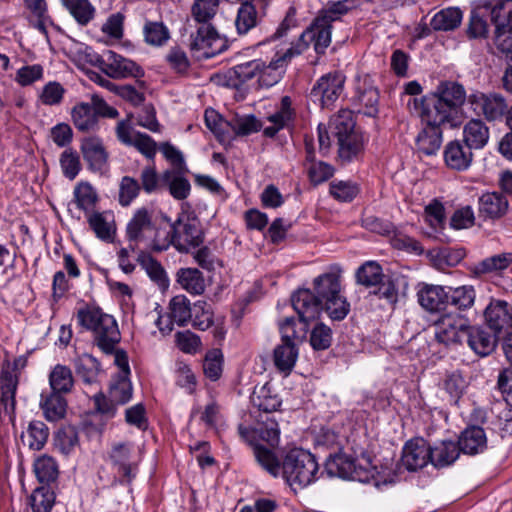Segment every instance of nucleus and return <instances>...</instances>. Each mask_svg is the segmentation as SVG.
Here are the masks:
<instances>
[{"label":"nucleus","instance_id":"1","mask_svg":"<svg viewBox=\"0 0 512 512\" xmlns=\"http://www.w3.org/2000/svg\"><path fill=\"white\" fill-rule=\"evenodd\" d=\"M355 7L354 0L333 2L320 10L311 24L301 33L299 38L289 46H283L275 52L269 64L290 62L303 54L311 42L317 54H323L331 44L332 24L341 19Z\"/></svg>","mask_w":512,"mask_h":512},{"label":"nucleus","instance_id":"2","mask_svg":"<svg viewBox=\"0 0 512 512\" xmlns=\"http://www.w3.org/2000/svg\"><path fill=\"white\" fill-rule=\"evenodd\" d=\"M258 464L271 476H282L294 489L305 488L319 478V464L315 456L302 448L290 449L282 463L275 453L259 445L254 448Z\"/></svg>","mask_w":512,"mask_h":512},{"label":"nucleus","instance_id":"3","mask_svg":"<svg viewBox=\"0 0 512 512\" xmlns=\"http://www.w3.org/2000/svg\"><path fill=\"white\" fill-rule=\"evenodd\" d=\"M466 100L464 87L456 82H441L436 91L421 99L409 98L407 108L421 120L433 124H449L457 127L461 124L460 109Z\"/></svg>","mask_w":512,"mask_h":512},{"label":"nucleus","instance_id":"4","mask_svg":"<svg viewBox=\"0 0 512 512\" xmlns=\"http://www.w3.org/2000/svg\"><path fill=\"white\" fill-rule=\"evenodd\" d=\"M77 322L83 328L94 333L98 347L105 353H114V363L119 369L118 375H130L128 357L122 350H115L120 341V332L115 318L99 309H80Z\"/></svg>","mask_w":512,"mask_h":512},{"label":"nucleus","instance_id":"5","mask_svg":"<svg viewBox=\"0 0 512 512\" xmlns=\"http://www.w3.org/2000/svg\"><path fill=\"white\" fill-rule=\"evenodd\" d=\"M163 215L154 216L153 212L145 207L136 209L126 225L127 239L135 246L143 245L152 251L167 250L170 238L165 230Z\"/></svg>","mask_w":512,"mask_h":512},{"label":"nucleus","instance_id":"6","mask_svg":"<svg viewBox=\"0 0 512 512\" xmlns=\"http://www.w3.org/2000/svg\"><path fill=\"white\" fill-rule=\"evenodd\" d=\"M279 329L282 343L275 347L273 360L276 368L287 376L297 362L299 355L297 343L306 338V326L301 325L300 328H296L295 318L286 317L279 322Z\"/></svg>","mask_w":512,"mask_h":512},{"label":"nucleus","instance_id":"7","mask_svg":"<svg viewBox=\"0 0 512 512\" xmlns=\"http://www.w3.org/2000/svg\"><path fill=\"white\" fill-rule=\"evenodd\" d=\"M314 290L321 299V311L324 309L333 320L344 319L350 310V305L341 293L339 275L327 272L314 279Z\"/></svg>","mask_w":512,"mask_h":512},{"label":"nucleus","instance_id":"8","mask_svg":"<svg viewBox=\"0 0 512 512\" xmlns=\"http://www.w3.org/2000/svg\"><path fill=\"white\" fill-rule=\"evenodd\" d=\"M330 129L338 140L339 155L344 160H351L363 148L364 139L355 129L352 111L340 110L330 121Z\"/></svg>","mask_w":512,"mask_h":512},{"label":"nucleus","instance_id":"9","mask_svg":"<svg viewBox=\"0 0 512 512\" xmlns=\"http://www.w3.org/2000/svg\"><path fill=\"white\" fill-rule=\"evenodd\" d=\"M165 230L168 233L169 247L174 246L179 252H187L199 246L203 241L200 221L189 213H182L172 223L167 215H163Z\"/></svg>","mask_w":512,"mask_h":512},{"label":"nucleus","instance_id":"10","mask_svg":"<svg viewBox=\"0 0 512 512\" xmlns=\"http://www.w3.org/2000/svg\"><path fill=\"white\" fill-rule=\"evenodd\" d=\"M470 320L458 312H448L434 322V335L438 343L456 347L463 343L469 333Z\"/></svg>","mask_w":512,"mask_h":512},{"label":"nucleus","instance_id":"11","mask_svg":"<svg viewBox=\"0 0 512 512\" xmlns=\"http://www.w3.org/2000/svg\"><path fill=\"white\" fill-rule=\"evenodd\" d=\"M227 47V39L219 35L214 27L202 25L191 42V53L194 60L203 61L222 53Z\"/></svg>","mask_w":512,"mask_h":512},{"label":"nucleus","instance_id":"12","mask_svg":"<svg viewBox=\"0 0 512 512\" xmlns=\"http://www.w3.org/2000/svg\"><path fill=\"white\" fill-rule=\"evenodd\" d=\"M467 102L477 115H483L488 121L501 119L508 110L505 98L498 93L475 91L468 96Z\"/></svg>","mask_w":512,"mask_h":512},{"label":"nucleus","instance_id":"13","mask_svg":"<svg viewBox=\"0 0 512 512\" xmlns=\"http://www.w3.org/2000/svg\"><path fill=\"white\" fill-rule=\"evenodd\" d=\"M85 75L101 87L113 90L114 85L109 79H125L143 74L141 66H79Z\"/></svg>","mask_w":512,"mask_h":512},{"label":"nucleus","instance_id":"14","mask_svg":"<svg viewBox=\"0 0 512 512\" xmlns=\"http://www.w3.org/2000/svg\"><path fill=\"white\" fill-rule=\"evenodd\" d=\"M292 306L299 316L296 321V328L301 325L306 326L308 331V322L316 319L321 312V299L318 293L313 294L309 289H300L292 295Z\"/></svg>","mask_w":512,"mask_h":512},{"label":"nucleus","instance_id":"15","mask_svg":"<svg viewBox=\"0 0 512 512\" xmlns=\"http://www.w3.org/2000/svg\"><path fill=\"white\" fill-rule=\"evenodd\" d=\"M116 135L121 143L135 147L147 158L151 159L155 156V141L149 135L136 131L128 121L122 120L118 122Z\"/></svg>","mask_w":512,"mask_h":512},{"label":"nucleus","instance_id":"16","mask_svg":"<svg viewBox=\"0 0 512 512\" xmlns=\"http://www.w3.org/2000/svg\"><path fill=\"white\" fill-rule=\"evenodd\" d=\"M110 456L118 473L128 481H131L136 475L137 465L140 460L133 445L119 443L113 446Z\"/></svg>","mask_w":512,"mask_h":512},{"label":"nucleus","instance_id":"17","mask_svg":"<svg viewBox=\"0 0 512 512\" xmlns=\"http://www.w3.org/2000/svg\"><path fill=\"white\" fill-rule=\"evenodd\" d=\"M80 149L90 170L102 173L107 169L108 153L99 137H85Z\"/></svg>","mask_w":512,"mask_h":512},{"label":"nucleus","instance_id":"18","mask_svg":"<svg viewBox=\"0 0 512 512\" xmlns=\"http://www.w3.org/2000/svg\"><path fill=\"white\" fill-rule=\"evenodd\" d=\"M417 300L426 311L437 312L448 304L449 292L441 285L420 283L417 287Z\"/></svg>","mask_w":512,"mask_h":512},{"label":"nucleus","instance_id":"19","mask_svg":"<svg viewBox=\"0 0 512 512\" xmlns=\"http://www.w3.org/2000/svg\"><path fill=\"white\" fill-rule=\"evenodd\" d=\"M431 463L430 446L423 439L411 440L403 448L402 464L409 471L422 469Z\"/></svg>","mask_w":512,"mask_h":512},{"label":"nucleus","instance_id":"20","mask_svg":"<svg viewBox=\"0 0 512 512\" xmlns=\"http://www.w3.org/2000/svg\"><path fill=\"white\" fill-rule=\"evenodd\" d=\"M472 149L460 140L450 141L444 149V161L448 168L456 171L467 170L473 160Z\"/></svg>","mask_w":512,"mask_h":512},{"label":"nucleus","instance_id":"21","mask_svg":"<svg viewBox=\"0 0 512 512\" xmlns=\"http://www.w3.org/2000/svg\"><path fill=\"white\" fill-rule=\"evenodd\" d=\"M344 82L345 76L341 72L328 73L319 79L313 92L321 96L323 106H330L341 94Z\"/></svg>","mask_w":512,"mask_h":512},{"label":"nucleus","instance_id":"22","mask_svg":"<svg viewBox=\"0 0 512 512\" xmlns=\"http://www.w3.org/2000/svg\"><path fill=\"white\" fill-rule=\"evenodd\" d=\"M87 222L96 237L105 242H113L116 234L115 216L112 211H92L86 214Z\"/></svg>","mask_w":512,"mask_h":512},{"label":"nucleus","instance_id":"23","mask_svg":"<svg viewBox=\"0 0 512 512\" xmlns=\"http://www.w3.org/2000/svg\"><path fill=\"white\" fill-rule=\"evenodd\" d=\"M484 315L488 326L496 333L512 327V308L504 300H492Z\"/></svg>","mask_w":512,"mask_h":512},{"label":"nucleus","instance_id":"24","mask_svg":"<svg viewBox=\"0 0 512 512\" xmlns=\"http://www.w3.org/2000/svg\"><path fill=\"white\" fill-rule=\"evenodd\" d=\"M239 434L245 441L253 445V449L256 445L264 447L263 445L254 443L257 435L271 446L277 445L280 439L278 423L274 419H267L265 423L256 429L240 425Z\"/></svg>","mask_w":512,"mask_h":512},{"label":"nucleus","instance_id":"25","mask_svg":"<svg viewBox=\"0 0 512 512\" xmlns=\"http://www.w3.org/2000/svg\"><path fill=\"white\" fill-rule=\"evenodd\" d=\"M422 122L426 124V127L417 136V149L425 155H434L442 143L441 126L443 124H433L428 120H422Z\"/></svg>","mask_w":512,"mask_h":512},{"label":"nucleus","instance_id":"26","mask_svg":"<svg viewBox=\"0 0 512 512\" xmlns=\"http://www.w3.org/2000/svg\"><path fill=\"white\" fill-rule=\"evenodd\" d=\"M457 443L464 454L475 455L487 448V436L483 428L470 426L461 433Z\"/></svg>","mask_w":512,"mask_h":512},{"label":"nucleus","instance_id":"27","mask_svg":"<svg viewBox=\"0 0 512 512\" xmlns=\"http://www.w3.org/2000/svg\"><path fill=\"white\" fill-rule=\"evenodd\" d=\"M480 214L489 219L503 217L508 211L507 198L498 192L484 193L478 201Z\"/></svg>","mask_w":512,"mask_h":512},{"label":"nucleus","instance_id":"28","mask_svg":"<svg viewBox=\"0 0 512 512\" xmlns=\"http://www.w3.org/2000/svg\"><path fill=\"white\" fill-rule=\"evenodd\" d=\"M76 58L73 59L75 64H126L125 60L117 53L108 50L102 56L97 55L93 49L84 44H78L75 48ZM128 64H134L130 61Z\"/></svg>","mask_w":512,"mask_h":512},{"label":"nucleus","instance_id":"29","mask_svg":"<svg viewBox=\"0 0 512 512\" xmlns=\"http://www.w3.org/2000/svg\"><path fill=\"white\" fill-rule=\"evenodd\" d=\"M469 347L479 356L491 354L496 347V337L481 327L469 325V333L466 336Z\"/></svg>","mask_w":512,"mask_h":512},{"label":"nucleus","instance_id":"30","mask_svg":"<svg viewBox=\"0 0 512 512\" xmlns=\"http://www.w3.org/2000/svg\"><path fill=\"white\" fill-rule=\"evenodd\" d=\"M431 464L436 468H443L453 464L460 455L458 443L452 440H444L430 447Z\"/></svg>","mask_w":512,"mask_h":512},{"label":"nucleus","instance_id":"31","mask_svg":"<svg viewBox=\"0 0 512 512\" xmlns=\"http://www.w3.org/2000/svg\"><path fill=\"white\" fill-rule=\"evenodd\" d=\"M293 117L294 110L292 109V101L289 96H284L281 99L279 109L267 118L271 125L263 127L264 135L267 137H274L281 129L292 121Z\"/></svg>","mask_w":512,"mask_h":512},{"label":"nucleus","instance_id":"32","mask_svg":"<svg viewBox=\"0 0 512 512\" xmlns=\"http://www.w3.org/2000/svg\"><path fill=\"white\" fill-rule=\"evenodd\" d=\"M489 137V128L480 119H471L464 125L463 140L471 149H482L488 143Z\"/></svg>","mask_w":512,"mask_h":512},{"label":"nucleus","instance_id":"33","mask_svg":"<svg viewBox=\"0 0 512 512\" xmlns=\"http://www.w3.org/2000/svg\"><path fill=\"white\" fill-rule=\"evenodd\" d=\"M184 170H166L161 175V182L168 187L173 198L183 200L188 197L191 186L189 181L182 175Z\"/></svg>","mask_w":512,"mask_h":512},{"label":"nucleus","instance_id":"34","mask_svg":"<svg viewBox=\"0 0 512 512\" xmlns=\"http://www.w3.org/2000/svg\"><path fill=\"white\" fill-rule=\"evenodd\" d=\"M66 401L60 393L43 392L41 394L40 407L48 421H57L66 413Z\"/></svg>","mask_w":512,"mask_h":512},{"label":"nucleus","instance_id":"35","mask_svg":"<svg viewBox=\"0 0 512 512\" xmlns=\"http://www.w3.org/2000/svg\"><path fill=\"white\" fill-rule=\"evenodd\" d=\"M495 32H512V0H499L491 9Z\"/></svg>","mask_w":512,"mask_h":512},{"label":"nucleus","instance_id":"36","mask_svg":"<svg viewBox=\"0 0 512 512\" xmlns=\"http://www.w3.org/2000/svg\"><path fill=\"white\" fill-rule=\"evenodd\" d=\"M463 13L457 7H449L437 12L431 19L430 25L437 31L456 29L462 22Z\"/></svg>","mask_w":512,"mask_h":512},{"label":"nucleus","instance_id":"37","mask_svg":"<svg viewBox=\"0 0 512 512\" xmlns=\"http://www.w3.org/2000/svg\"><path fill=\"white\" fill-rule=\"evenodd\" d=\"M71 116L75 127L82 132L94 130L98 123L91 103H78L73 107Z\"/></svg>","mask_w":512,"mask_h":512},{"label":"nucleus","instance_id":"38","mask_svg":"<svg viewBox=\"0 0 512 512\" xmlns=\"http://www.w3.org/2000/svg\"><path fill=\"white\" fill-rule=\"evenodd\" d=\"M74 368L76 374L86 383L94 384L97 382L100 372L99 362L90 354H82L75 358Z\"/></svg>","mask_w":512,"mask_h":512},{"label":"nucleus","instance_id":"39","mask_svg":"<svg viewBox=\"0 0 512 512\" xmlns=\"http://www.w3.org/2000/svg\"><path fill=\"white\" fill-rule=\"evenodd\" d=\"M356 282L367 288L378 286L384 279L383 269L376 261H366L355 273Z\"/></svg>","mask_w":512,"mask_h":512},{"label":"nucleus","instance_id":"40","mask_svg":"<svg viewBox=\"0 0 512 512\" xmlns=\"http://www.w3.org/2000/svg\"><path fill=\"white\" fill-rule=\"evenodd\" d=\"M177 282L190 294L200 295L205 290V280L196 268H182L177 273Z\"/></svg>","mask_w":512,"mask_h":512},{"label":"nucleus","instance_id":"41","mask_svg":"<svg viewBox=\"0 0 512 512\" xmlns=\"http://www.w3.org/2000/svg\"><path fill=\"white\" fill-rule=\"evenodd\" d=\"M377 473V466L369 453L362 452L359 456L353 457L351 480L369 482Z\"/></svg>","mask_w":512,"mask_h":512},{"label":"nucleus","instance_id":"42","mask_svg":"<svg viewBox=\"0 0 512 512\" xmlns=\"http://www.w3.org/2000/svg\"><path fill=\"white\" fill-rule=\"evenodd\" d=\"M33 471L38 481L43 484H49L55 481L59 474L56 460L46 454L34 460Z\"/></svg>","mask_w":512,"mask_h":512},{"label":"nucleus","instance_id":"43","mask_svg":"<svg viewBox=\"0 0 512 512\" xmlns=\"http://www.w3.org/2000/svg\"><path fill=\"white\" fill-rule=\"evenodd\" d=\"M51 392L68 393L74 385V378L69 367L57 364L49 374Z\"/></svg>","mask_w":512,"mask_h":512},{"label":"nucleus","instance_id":"44","mask_svg":"<svg viewBox=\"0 0 512 512\" xmlns=\"http://www.w3.org/2000/svg\"><path fill=\"white\" fill-rule=\"evenodd\" d=\"M353 467V457L339 453L330 456L325 463V470L331 477H340L351 479Z\"/></svg>","mask_w":512,"mask_h":512},{"label":"nucleus","instance_id":"45","mask_svg":"<svg viewBox=\"0 0 512 512\" xmlns=\"http://www.w3.org/2000/svg\"><path fill=\"white\" fill-rule=\"evenodd\" d=\"M74 199L77 207L85 212V215L94 211L99 200L98 193L89 182H79L74 188Z\"/></svg>","mask_w":512,"mask_h":512},{"label":"nucleus","instance_id":"46","mask_svg":"<svg viewBox=\"0 0 512 512\" xmlns=\"http://www.w3.org/2000/svg\"><path fill=\"white\" fill-rule=\"evenodd\" d=\"M169 315L178 326H186L193 316L190 301L184 295L173 297L169 303Z\"/></svg>","mask_w":512,"mask_h":512},{"label":"nucleus","instance_id":"47","mask_svg":"<svg viewBox=\"0 0 512 512\" xmlns=\"http://www.w3.org/2000/svg\"><path fill=\"white\" fill-rule=\"evenodd\" d=\"M252 403L259 410L270 413L279 409L282 400L268 385H264L253 393Z\"/></svg>","mask_w":512,"mask_h":512},{"label":"nucleus","instance_id":"48","mask_svg":"<svg viewBox=\"0 0 512 512\" xmlns=\"http://www.w3.org/2000/svg\"><path fill=\"white\" fill-rule=\"evenodd\" d=\"M258 22V12L252 2L243 1L238 8L235 26L239 34H245Z\"/></svg>","mask_w":512,"mask_h":512},{"label":"nucleus","instance_id":"49","mask_svg":"<svg viewBox=\"0 0 512 512\" xmlns=\"http://www.w3.org/2000/svg\"><path fill=\"white\" fill-rule=\"evenodd\" d=\"M133 388L129 376L116 375L110 385L109 396L115 404H126L132 398Z\"/></svg>","mask_w":512,"mask_h":512},{"label":"nucleus","instance_id":"50","mask_svg":"<svg viewBox=\"0 0 512 512\" xmlns=\"http://www.w3.org/2000/svg\"><path fill=\"white\" fill-rule=\"evenodd\" d=\"M78 24L87 25L95 15V8L88 0H61Z\"/></svg>","mask_w":512,"mask_h":512},{"label":"nucleus","instance_id":"51","mask_svg":"<svg viewBox=\"0 0 512 512\" xmlns=\"http://www.w3.org/2000/svg\"><path fill=\"white\" fill-rule=\"evenodd\" d=\"M48 435V428L43 422L33 421L29 424L27 431L23 434L22 438L29 448L33 450H40L47 442Z\"/></svg>","mask_w":512,"mask_h":512},{"label":"nucleus","instance_id":"52","mask_svg":"<svg viewBox=\"0 0 512 512\" xmlns=\"http://www.w3.org/2000/svg\"><path fill=\"white\" fill-rule=\"evenodd\" d=\"M17 380L10 373H3L1 376L0 404L8 414L14 411Z\"/></svg>","mask_w":512,"mask_h":512},{"label":"nucleus","instance_id":"53","mask_svg":"<svg viewBox=\"0 0 512 512\" xmlns=\"http://www.w3.org/2000/svg\"><path fill=\"white\" fill-rule=\"evenodd\" d=\"M143 33L146 43L152 46H163L170 39V31L162 22L147 21Z\"/></svg>","mask_w":512,"mask_h":512},{"label":"nucleus","instance_id":"54","mask_svg":"<svg viewBox=\"0 0 512 512\" xmlns=\"http://www.w3.org/2000/svg\"><path fill=\"white\" fill-rule=\"evenodd\" d=\"M206 127L218 138L224 142L229 138V122L224 120L214 109H206L204 114Z\"/></svg>","mask_w":512,"mask_h":512},{"label":"nucleus","instance_id":"55","mask_svg":"<svg viewBox=\"0 0 512 512\" xmlns=\"http://www.w3.org/2000/svg\"><path fill=\"white\" fill-rule=\"evenodd\" d=\"M140 265L146 271L149 278L161 289H166L169 285L167 274L162 265L149 255L140 259Z\"/></svg>","mask_w":512,"mask_h":512},{"label":"nucleus","instance_id":"56","mask_svg":"<svg viewBox=\"0 0 512 512\" xmlns=\"http://www.w3.org/2000/svg\"><path fill=\"white\" fill-rule=\"evenodd\" d=\"M229 124V132L240 136L258 132L263 128L262 123L254 115L236 116Z\"/></svg>","mask_w":512,"mask_h":512},{"label":"nucleus","instance_id":"57","mask_svg":"<svg viewBox=\"0 0 512 512\" xmlns=\"http://www.w3.org/2000/svg\"><path fill=\"white\" fill-rule=\"evenodd\" d=\"M54 501V493L48 486L36 488L30 497V504L33 512H50L54 505Z\"/></svg>","mask_w":512,"mask_h":512},{"label":"nucleus","instance_id":"58","mask_svg":"<svg viewBox=\"0 0 512 512\" xmlns=\"http://www.w3.org/2000/svg\"><path fill=\"white\" fill-rule=\"evenodd\" d=\"M219 3V0H195L191 9L193 18L206 25L217 14Z\"/></svg>","mask_w":512,"mask_h":512},{"label":"nucleus","instance_id":"59","mask_svg":"<svg viewBox=\"0 0 512 512\" xmlns=\"http://www.w3.org/2000/svg\"><path fill=\"white\" fill-rule=\"evenodd\" d=\"M357 99L359 104L361 105V108L359 109V112L363 113L364 115L373 117L378 112V101H379V93L378 91L373 88L372 86L365 88L364 90H361L360 87H357Z\"/></svg>","mask_w":512,"mask_h":512},{"label":"nucleus","instance_id":"60","mask_svg":"<svg viewBox=\"0 0 512 512\" xmlns=\"http://www.w3.org/2000/svg\"><path fill=\"white\" fill-rule=\"evenodd\" d=\"M125 15L121 12L111 14L101 26V32L112 41H120L124 36Z\"/></svg>","mask_w":512,"mask_h":512},{"label":"nucleus","instance_id":"61","mask_svg":"<svg viewBox=\"0 0 512 512\" xmlns=\"http://www.w3.org/2000/svg\"><path fill=\"white\" fill-rule=\"evenodd\" d=\"M307 153V161L310 163V165L307 168L308 176L313 184H320L328 180L330 177H332L334 173V169L332 168V166L322 161L315 162L313 160L312 152L308 150Z\"/></svg>","mask_w":512,"mask_h":512},{"label":"nucleus","instance_id":"62","mask_svg":"<svg viewBox=\"0 0 512 512\" xmlns=\"http://www.w3.org/2000/svg\"><path fill=\"white\" fill-rule=\"evenodd\" d=\"M424 220L435 232L442 230L445 224L444 205L436 199L430 202L424 209Z\"/></svg>","mask_w":512,"mask_h":512},{"label":"nucleus","instance_id":"63","mask_svg":"<svg viewBox=\"0 0 512 512\" xmlns=\"http://www.w3.org/2000/svg\"><path fill=\"white\" fill-rule=\"evenodd\" d=\"M203 369L206 377L212 381L220 378L223 370V355L220 350L214 349L206 354Z\"/></svg>","mask_w":512,"mask_h":512},{"label":"nucleus","instance_id":"64","mask_svg":"<svg viewBox=\"0 0 512 512\" xmlns=\"http://www.w3.org/2000/svg\"><path fill=\"white\" fill-rule=\"evenodd\" d=\"M78 434L74 428L68 427L57 432L55 446L64 455H69L78 446Z\"/></svg>","mask_w":512,"mask_h":512}]
</instances>
